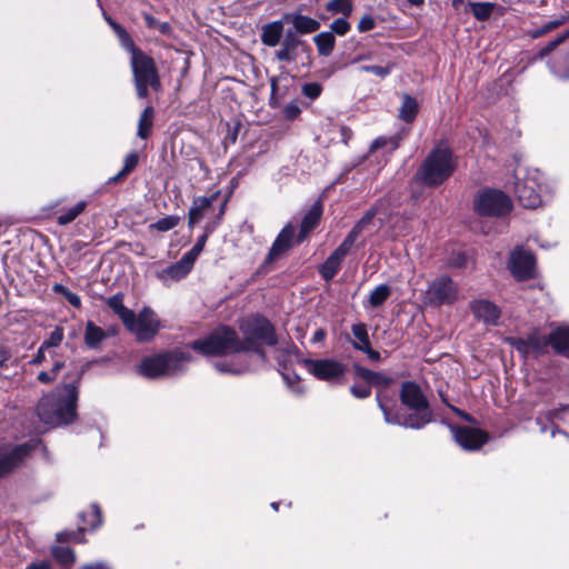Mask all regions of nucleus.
I'll return each instance as SVG.
<instances>
[{
  "label": "nucleus",
  "instance_id": "1",
  "mask_svg": "<svg viewBox=\"0 0 569 569\" xmlns=\"http://www.w3.org/2000/svg\"><path fill=\"white\" fill-rule=\"evenodd\" d=\"M376 399L388 425L421 429L432 419V411L426 396L421 388L412 381L403 382L400 390L402 405L411 411L408 415L397 409L395 400L382 391L377 392Z\"/></svg>",
  "mask_w": 569,
  "mask_h": 569
},
{
  "label": "nucleus",
  "instance_id": "2",
  "mask_svg": "<svg viewBox=\"0 0 569 569\" xmlns=\"http://www.w3.org/2000/svg\"><path fill=\"white\" fill-rule=\"evenodd\" d=\"M240 339L230 327L221 326L213 330L203 339H198L191 343V348L204 356H228L232 355L230 361L219 360L214 362V368L222 373L241 375L248 371L249 363L246 360L241 349Z\"/></svg>",
  "mask_w": 569,
  "mask_h": 569
},
{
  "label": "nucleus",
  "instance_id": "3",
  "mask_svg": "<svg viewBox=\"0 0 569 569\" xmlns=\"http://www.w3.org/2000/svg\"><path fill=\"white\" fill-rule=\"evenodd\" d=\"M80 378L81 373L68 376L62 383L39 400L37 415L43 423L59 427L76 420Z\"/></svg>",
  "mask_w": 569,
  "mask_h": 569
},
{
  "label": "nucleus",
  "instance_id": "4",
  "mask_svg": "<svg viewBox=\"0 0 569 569\" xmlns=\"http://www.w3.org/2000/svg\"><path fill=\"white\" fill-rule=\"evenodd\" d=\"M456 161L450 148L439 144L430 151L417 171V179L429 187L446 181L455 171Z\"/></svg>",
  "mask_w": 569,
  "mask_h": 569
},
{
  "label": "nucleus",
  "instance_id": "5",
  "mask_svg": "<svg viewBox=\"0 0 569 569\" xmlns=\"http://www.w3.org/2000/svg\"><path fill=\"white\" fill-rule=\"evenodd\" d=\"M543 173L538 169H529L515 182V193L526 208L535 209L551 198L552 187L545 181Z\"/></svg>",
  "mask_w": 569,
  "mask_h": 569
},
{
  "label": "nucleus",
  "instance_id": "6",
  "mask_svg": "<svg viewBox=\"0 0 569 569\" xmlns=\"http://www.w3.org/2000/svg\"><path fill=\"white\" fill-rule=\"evenodd\" d=\"M190 360L191 356L182 351L154 355L143 358L138 371L149 379L177 376L186 371Z\"/></svg>",
  "mask_w": 569,
  "mask_h": 569
},
{
  "label": "nucleus",
  "instance_id": "7",
  "mask_svg": "<svg viewBox=\"0 0 569 569\" xmlns=\"http://www.w3.org/2000/svg\"><path fill=\"white\" fill-rule=\"evenodd\" d=\"M240 331L243 336L240 340L243 353L254 352L261 360L264 359L262 343L269 346L277 343L273 327L266 318L252 316L243 319L240 323Z\"/></svg>",
  "mask_w": 569,
  "mask_h": 569
},
{
  "label": "nucleus",
  "instance_id": "8",
  "mask_svg": "<svg viewBox=\"0 0 569 569\" xmlns=\"http://www.w3.org/2000/svg\"><path fill=\"white\" fill-rule=\"evenodd\" d=\"M130 53L137 94L139 98L143 99L148 96L149 87L156 91L160 89L158 71L152 58L148 57L138 48Z\"/></svg>",
  "mask_w": 569,
  "mask_h": 569
},
{
  "label": "nucleus",
  "instance_id": "9",
  "mask_svg": "<svg viewBox=\"0 0 569 569\" xmlns=\"http://www.w3.org/2000/svg\"><path fill=\"white\" fill-rule=\"evenodd\" d=\"M475 210L480 216L500 217L510 212L511 199L500 190H481L473 201Z\"/></svg>",
  "mask_w": 569,
  "mask_h": 569
},
{
  "label": "nucleus",
  "instance_id": "10",
  "mask_svg": "<svg viewBox=\"0 0 569 569\" xmlns=\"http://www.w3.org/2000/svg\"><path fill=\"white\" fill-rule=\"evenodd\" d=\"M423 299L432 307L452 305L458 299V287L450 277L439 276L429 283Z\"/></svg>",
  "mask_w": 569,
  "mask_h": 569
},
{
  "label": "nucleus",
  "instance_id": "11",
  "mask_svg": "<svg viewBox=\"0 0 569 569\" xmlns=\"http://www.w3.org/2000/svg\"><path fill=\"white\" fill-rule=\"evenodd\" d=\"M124 327L134 335L139 342L152 340L160 329V321L150 308H143L138 315L133 313L131 320Z\"/></svg>",
  "mask_w": 569,
  "mask_h": 569
},
{
  "label": "nucleus",
  "instance_id": "12",
  "mask_svg": "<svg viewBox=\"0 0 569 569\" xmlns=\"http://www.w3.org/2000/svg\"><path fill=\"white\" fill-rule=\"evenodd\" d=\"M303 365L319 380L333 381L346 373V366L335 359H305Z\"/></svg>",
  "mask_w": 569,
  "mask_h": 569
},
{
  "label": "nucleus",
  "instance_id": "13",
  "mask_svg": "<svg viewBox=\"0 0 569 569\" xmlns=\"http://www.w3.org/2000/svg\"><path fill=\"white\" fill-rule=\"evenodd\" d=\"M508 267L518 280L530 279L535 276L536 258L531 251L517 247L510 253Z\"/></svg>",
  "mask_w": 569,
  "mask_h": 569
},
{
  "label": "nucleus",
  "instance_id": "14",
  "mask_svg": "<svg viewBox=\"0 0 569 569\" xmlns=\"http://www.w3.org/2000/svg\"><path fill=\"white\" fill-rule=\"evenodd\" d=\"M507 342L525 358L537 357L543 353L550 345V335L546 337L538 331H533L527 338L510 337Z\"/></svg>",
  "mask_w": 569,
  "mask_h": 569
},
{
  "label": "nucleus",
  "instance_id": "15",
  "mask_svg": "<svg viewBox=\"0 0 569 569\" xmlns=\"http://www.w3.org/2000/svg\"><path fill=\"white\" fill-rule=\"evenodd\" d=\"M38 441L27 442L13 448L0 449V477L7 475L18 467L23 459L36 448Z\"/></svg>",
  "mask_w": 569,
  "mask_h": 569
},
{
  "label": "nucleus",
  "instance_id": "16",
  "mask_svg": "<svg viewBox=\"0 0 569 569\" xmlns=\"http://www.w3.org/2000/svg\"><path fill=\"white\" fill-rule=\"evenodd\" d=\"M457 443L465 450H478L488 440L487 433L471 427H450Z\"/></svg>",
  "mask_w": 569,
  "mask_h": 569
},
{
  "label": "nucleus",
  "instance_id": "17",
  "mask_svg": "<svg viewBox=\"0 0 569 569\" xmlns=\"http://www.w3.org/2000/svg\"><path fill=\"white\" fill-rule=\"evenodd\" d=\"M537 423L540 426V431L546 432L548 423L551 428V437H555L556 432L559 431L560 425L569 428V406H562L558 409L548 410L547 412L537 417Z\"/></svg>",
  "mask_w": 569,
  "mask_h": 569
},
{
  "label": "nucleus",
  "instance_id": "18",
  "mask_svg": "<svg viewBox=\"0 0 569 569\" xmlns=\"http://www.w3.org/2000/svg\"><path fill=\"white\" fill-rule=\"evenodd\" d=\"M470 310L475 318L487 326H497L500 318V309L491 301L486 299L473 300L470 302Z\"/></svg>",
  "mask_w": 569,
  "mask_h": 569
},
{
  "label": "nucleus",
  "instance_id": "19",
  "mask_svg": "<svg viewBox=\"0 0 569 569\" xmlns=\"http://www.w3.org/2000/svg\"><path fill=\"white\" fill-rule=\"evenodd\" d=\"M350 243L343 240L339 247L327 258L323 264L320 268V273L323 279L331 280L340 269L341 262L345 257L350 252L351 248Z\"/></svg>",
  "mask_w": 569,
  "mask_h": 569
},
{
  "label": "nucleus",
  "instance_id": "20",
  "mask_svg": "<svg viewBox=\"0 0 569 569\" xmlns=\"http://www.w3.org/2000/svg\"><path fill=\"white\" fill-rule=\"evenodd\" d=\"M295 236V228L292 224H287L278 234L276 240L273 241L270 251L266 258V263H271L278 257L288 251L292 246V240Z\"/></svg>",
  "mask_w": 569,
  "mask_h": 569
},
{
  "label": "nucleus",
  "instance_id": "21",
  "mask_svg": "<svg viewBox=\"0 0 569 569\" xmlns=\"http://www.w3.org/2000/svg\"><path fill=\"white\" fill-rule=\"evenodd\" d=\"M192 266L182 257L179 261L170 267L159 271L157 277L164 283L169 284L172 281H179L187 277L191 271Z\"/></svg>",
  "mask_w": 569,
  "mask_h": 569
},
{
  "label": "nucleus",
  "instance_id": "22",
  "mask_svg": "<svg viewBox=\"0 0 569 569\" xmlns=\"http://www.w3.org/2000/svg\"><path fill=\"white\" fill-rule=\"evenodd\" d=\"M549 335L550 346L555 351L569 358V326H558Z\"/></svg>",
  "mask_w": 569,
  "mask_h": 569
},
{
  "label": "nucleus",
  "instance_id": "23",
  "mask_svg": "<svg viewBox=\"0 0 569 569\" xmlns=\"http://www.w3.org/2000/svg\"><path fill=\"white\" fill-rule=\"evenodd\" d=\"M218 194L216 192L210 197H198L193 200L189 211V226H194L203 218L206 210L217 200Z\"/></svg>",
  "mask_w": 569,
  "mask_h": 569
},
{
  "label": "nucleus",
  "instance_id": "24",
  "mask_svg": "<svg viewBox=\"0 0 569 569\" xmlns=\"http://www.w3.org/2000/svg\"><path fill=\"white\" fill-rule=\"evenodd\" d=\"M300 43L301 41L292 31H287L286 37L281 43V48L276 52V58L279 61L295 60L296 49Z\"/></svg>",
  "mask_w": 569,
  "mask_h": 569
},
{
  "label": "nucleus",
  "instance_id": "25",
  "mask_svg": "<svg viewBox=\"0 0 569 569\" xmlns=\"http://www.w3.org/2000/svg\"><path fill=\"white\" fill-rule=\"evenodd\" d=\"M283 34V22L281 20L272 21L262 27L261 41L264 46L276 47L279 44Z\"/></svg>",
  "mask_w": 569,
  "mask_h": 569
},
{
  "label": "nucleus",
  "instance_id": "26",
  "mask_svg": "<svg viewBox=\"0 0 569 569\" xmlns=\"http://www.w3.org/2000/svg\"><path fill=\"white\" fill-rule=\"evenodd\" d=\"M322 214V206L320 202H316L311 206L308 212L305 214L298 241H302L303 238L318 224Z\"/></svg>",
  "mask_w": 569,
  "mask_h": 569
},
{
  "label": "nucleus",
  "instance_id": "27",
  "mask_svg": "<svg viewBox=\"0 0 569 569\" xmlns=\"http://www.w3.org/2000/svg\"><path fill=\"white\" fill-rule=\"evenodd\" d=\"M108 307L121 319L123 325L133 317V311L123 305V295L116 293L107 299Z\"/></svg>",
  "mask_w": 569,
  "mask_h": 569
},
{
  "label": "nucleus",
  "instance_id": "28",
  "mask_svg": "<svg viewBox=\"0 0 569 569\" xmlns=\"http://www.w3.org/2000/svg\"><path fill=\"white\" fill-rule=\"evenodd\" d=\"M377 214V208L372 207L370 208L362 217L361 219L355 224V227L351 229V231L348 233V236L345 238V240L350 243L351 246L355 244L356 240L358 239L359 234L362 232V230L369 226L372 222V219Z\"/></svg>",
  "mask_w": 569,
  "mask_h": 569
},
{
  "label": "nucleus",
  "instance_id": "29",
  "mask_svg": "<svg viewBox=\"0 0 569 569\" xmlns=\"http://www.w3.org/2000/svg\"><path fill=\"white\" fill-rule=\"evenodd\" d=\"M291 22L299 33H311L320 28L319 21L300 13L291 16Z\"/></svg>",
  "mask_w": 569,
  "mask_h": 569
},
{
  "label": "nucleus",
  "instance_id": "30",
  "mask_svg": "<svg viewBox=\"0 0 569 569\" xmlns=\"http://www.w3.org/2000/svg\"><path fill=\"white\" fill-rule=\"evenodd\" d=\"M107 333L93 322L89 321L86 326L84 342L91 348H98L99 345L106 339Z\"/></svg>",
  "mask_w": 569,
  "mask_h": 569
},
{
  "label": "nucleus",
  "instance_id": "31",
  "mask_svg": "<svg viewBox=\"0 0 569 569\" xmlns=\"http://www.w3.org/2000/svg\"><path fill=\"white\" fill-rule=\"evenodd\" d=\"M313 41L317 46L319 54L328 57L332 53L336 39L331 32H321L313 38Z\"/></svg>",
  "mask_w": 569,
  "mask_h": 569
},
{
  "label": "nucleus",
  "instance_id": "32",
  "mask_svg": "<svg viewBox=\"0 0 569 569\" xmlns=\"http://www.w3.org/2000/svg\"><path fill=\"white\" fill-rule=\"evenodd\" d=\"M139 162V154L136 151L126 156L122 169L109 179V183H117L124 179L130 172L134 170Z\"/></svg>",
  "mask_w": 569,
  "mask_h": 569
},
{
  "label": "nucleus",
  "instance_id": "33",
  "mask_svg": "<svg viewBox=\"0 0 569 569\" xmlns=\"http://www.w3.org/2000/svg\"><path fill=\"white\" fill-rule=\"evenodd\" d=\"M351 332L355 337L352 346L357 350L369 349L370 339L365 323H356L351 327Z\"/></svg>",
  "mask_w": 569,
  "mask_h": 569
},
{
  "label": "nucleus",
  "instance_id": "34",
  "mask_svg": "<svg viewBox=\"0 0 569 569\" xmlns=\"http://www.w3.org/2000/svg\"><path fill=\"white\" fill-rule=\"evenodd\" d=\"M152 122H153V108L151 106H148L142 111V113L140 114V118H139L138 131H137V134L139 138L146 139L149 136V133L151 131Z\"/></svg>",
  "mask_w": 569,
  "mask_h": 569
},
{
  "label": "nucleus",
  "instance_id": "35",
  "mask_svg": "<svg viewBox=\"0 0 569 569\" xmlns=\"http://www.w3.org/2000/svg\"><path fill=\"white\" fill-rule=\"evenodd\" d=\"M418 112V103L416 99L406 94L402 100L401 108L399 110V117L406 122H411L416 118Z\"/></svg>",
  "mask_w": 569,
  "mask_h": 569
},
{
  "label": "nucleus",
  "instance_id": "36",
  "mask_svg": "<svg viewBox=\"0 0 569 569\" xmlns=\"http://www.w3.org/2000/svg\"><path fill=\"white\" fill-rule=\"evenodd\" d=\"M550 68L555 76L559 77L560 79H568L569 78V54L561 53V54L557 56L552 60Z\"/></svg>",
  "mask_w": 569,
  "mask_h": 569
},
{
  "label": "nucleus",
  "instance_id": "37",
  "mask_svg": "<svg viewBox=\"0 0 569 569\" xmlns=\"http://www.w3.org/2000/svg\"><path fill=\"white\" fill-rule=\"evenodd\" d=\"M391 295V288L388 284H380L376 287L369 295L368 302L371 307L378 308L380 307L385 301L388 300V298Z\"/></svg>",
  "mask_w": 569,
  "mask_h": 569
},
{
  "label": "nucleus",
  "instance_id": "38",
  "mask_svg": "<svg viewBox=\"0 0 569 569\" xmlns=\"http://www.w3.org/2000/svg\"><path fill=\"white\" fill-rule=\"evenodd\" d=\"M86 207H87L86 201H79L77 204L69 208L66 212L59 214L57 218V222L60 226H66V224L72 222L80 213L83 212Z\"/></svg>",
  "mask_w": 569,
  "mask_h": 569
},
{
  "label": "nucleus",
  "instance_id": "39",
  "mask_svg": "<svg viewBox=\"0 0 569 569\" xmlns=\"http://www.w3.org/2000/svg\"><path fill=\"white\" fill-rule=\"evenodd\" d=\"M63 368H64V361L61 359H54L51 370L39 372V375L37 376V380L44 385L51 383L58 378L59 372Z\"/></svg>",
  "mask_w": 569,
  "mask_h": 569
},
{
  "label": "nucleus",
  "instance_id": "40",
  "mask_svg": "<svg viewBox=\"0 0 569 569\" xmlns=\"http://www.w3.org/2000/svg\"><path fill=\"white\" fill-rule=\"evenodd\" d=\"M470 8L477 20L485 21L491 16L495 4L490 2H472Z\"/></svg>",
  "mask_w": 569,
  "mask_h": 569
},
{
  "label": "nucleus",
  "instance_id": "41",
  "mask_svg": "<svg viewBox=\"0 0 569 569\" xmlns=\"http://www.w3.org/2000/svg\"><path fill=\"white\" fill-rule=\"evenodd\" d=\"M327 10L332 13H342L348 17L352 12L351 0H331L326 6Z\"/></svg>",
  "mask_w": 569,
  "mask_h": 569
},
{
  "label": "nucleus",
  "instance_id": "42",
  "mask_svg": "<svg viewBox=\"0 0 569 569\" xmlns=\"http://www.w3.org/2000/svg\"><path fill=\"white\" fill-rule=\"evenodd\" d=\"M53 557L66 567L71 566L74 562V553L73 551L68 547H54L52 549Z\"/></svg>",
  "mask_w": 569,
  "mask_h": 569
},
{
  "label": "nucleus",
  "instance_id": "43",
  "mask_svg": "<svg viewBox=\"0 0 569 569\" xmlns=\"http://www.w3.org/2000/svg\"><path fill=\"white\" fill-rule=\"evenodd\" d=\"M213 227L208 229L207 232L204 234H202L197 243L192 247V249L190 251H188L187 253L183 254V258L193 267V263L196 261V259L198 258V256L201 253V251L203 250V247L206 244V241L208 239V232L212 231Z\"/></svg>",
  "mask_w": 569,
  "mask_h": 569
},
{
  "label": "nucleus",
  "instance_id": "44",
  "mask_svg": "<svg viewBox=\"0 0 569 569\" xmlns=\"http://www.w3.org/2000/svg\"><path fill=\"white\" fill-rule=\"evenodd\" d=\"M112 29L118 36L120 43L124 49H127L129 52L137 49L129 33L119 23H114Z\"/></svg>",
  "mask_w": 569,
  "mask_h": 569
},
{
  "label": "nucleus",
  "instance_id": "45",
  "mask_svg": "<svg viewBox=\"0 0 569 569\" xmlns=\"http://www.w3.org/2000/svg\"><path fill=\"white\" fill-rule=\"evenodd\" d=\"M112 29L118 36L120 43L124 49H127L129 52L137 49L129 33L119 23H114Z\"/></svg>",
  "mask_w": 569,
  "mask_h": 569
},
{
  "label": "nucleus",
  "instance_id": "46",
  "mask_svg": "<svg viewBox=\"0 0 569 569\" xmlns=\"http://www.w3.org/2000/svg\"><path fill=\"white\" fill-rule=\"evenodd\" d=\"M63 340V329L61 327H56L54 330L50 333L49 338L44 340L41 345L43 348H48L50 351L54 350Z\"/></svg>",
  "mask_w": 569,
  "mask_h": 569
},
{
  "label": "nucleus",
  "instance_id": "47",
  "mask_svg": "<svg viewBox=\"0 0 569 569\" xmlns=\"http://www.w3.org/2000/svg\"><path fill=\"white\" fill-rule=\"evenodd\" d=\"M178 222H179V219L177 217L168 216V217L161 218L158 221H156L154 223H152L150 226V228L156 229L158 231L166 232V231L173 229L178 224Z\"/></svg>",
  "mask_w": 569,
  "mask_h": 569
},
{
  "label": "nucleus",
  "instance_id": "48",
  "mask_svg": "<svg viewBox=\"0 0 569 569\" xmlns=\"http://www.w3.org/2000/svg\"><path fill=\"white\" fill-rule=\"evenodd\" d=\"M143 19L148 28L157 29L162 34H169L171 27L168 22H159L149 13H143Z\"/></svg>",
  "mask_w": 569,
  "mask_h": 569
},
{
  "label": "nucleus",
  "instance_id": "49",
  "mask_svg": "<svg viewBox=\"0 0 569 569\" xmlns=\"http://www.w3.org/2000/svg\"><path fill=\"white\" fill-rule=\"evenodd\" d=\"M393 63L387 66H361L360 70L363 72L373 73L377 77L385 78L391 73Z\"/></svg>",
  "mask_w": 569,
  "mask_h": 569
},
{
  "label": "nucleus",
  "instance_id": "50",
  "mask_svg": "<svg viewBox=\"0 0 569 569\" xmlns=\"http://www.w3.org/2000/svg\"><path fill=\"white\" fill-rule=\"evenodd\" d=\"M81 518L83 521L88 522L92 529H96L102 522L101 512L97 505H92L89 515H81Z\"/></svg>",
  "mask_w": 569,
  "mask_h": 569
},
{
  "label": "nucleus",
  "instance_id": "51",
  "mask_svg": "<svg viewBox=\"0 0 569 569\" xmlns=\"http://www.w3.org/2000/svg\"><path fill=\"white\" fill-rule=\"evenodd\" d=\"M387 144H390V151H393L399 147V139L395 137L390 139L379 137L371 143L370 151H376L382 147H386Z\"/></svg>",
  "mask_w": 569,
  "mask_h": 569
},
{
  "label": "nucleus",
  "instance_id": "52",
  "mask_svg": "<svg viewBox=\"0 0 569 569\" xmlns=\"http://www.w3.org/2000/svg\"><path fill=\"white\" fill-rule=\"evenodd\" d=\"M330 32L337 33L338 36H345L350 30V23L346 20V18H339L332 21L330 24Z\"/></svg>",
  "mask_w": 569,
  "mask_h": 569
},
{
  "label": "nucleus",
  "instance_id": "53",
  "mask_svg": "<svg viewBox=\"0 0 569 569\" xmlns=\"http://www.w3.org/2000/svg\"><path fill=\"white\" fill-rule=\"evenodd\" d=\"M47 352H49V356L53 360L58 359L56 350L50 351L48 348H43V345H40L34 358L30 361V363L31 365H41L47 358Z\"/></svg>",
  "mask_w": 569,
  "mask_h": 569
},
{
  "label": "nucleus",
  "instance_id": "54",
  "mask_svg": "<svg viewBox=\"0 0 569 569\" xmlns=\"http://www.w3.org/2000/svg\"><path fill=\"white\" fill-rule=\"evenodd\" d=\"M350 392L353 397L358 399H365L371 395V388L368 385L355 383L350 387Z\"/></svg>",
  "mask_w": 569,
  "mask_h": 569
},
{
  "label": "nucleus",
  "instance_id": "55",
  "mask_svg": "<svg viewBox=\"0 0 569 569\" xmlns=\"http://www.w3.org/2000/svg\"><path fill=\"white\" fill-rule=\"evenodd\" d=\"M321 91H322V87L317 82L306 83L302 87L303 94L310 99L318 98L321 94Z\"/></svg>",
  "mask_w": 569,
  "mask_h": 569
},
{
  "label": "nucleus",
  "instance_id": "56",
  "mask_svg": "<svg viewBox=\"0 0 569 569\" xmlns=\"http://www.w3.org/2000/svg\"><path fill=\"white\" fill-rule=\"evenodd\" d=\"M392 382V379L383 373L376 372V377L372 379L371 385L380 388V391L388 395L383 389L387 388Z\"/></svg>",
  "mask_w": 569,
  "mask_h": 569
},
{
  "label": "nucleus",
  "instance_id": "57",
  "mask_svg": "<svg viewBox=\"0 0 569 569\" xmlns=\"http://www.w3.org/2000/svg\"><path fill=\"white\" fill-rule=\"evenodd\" d=\"M568 34L569 32H566L557 37L555 40L550 41L545 48L540 50V58H543L545 56L549 54L557 46H559L568 37Z\"/></svg>",
  "mask_w": 569,
  "mask_h": 569
},
{
  "label": "nucleus",
  "instance_id": "58",
  "mask_svg": "<svg viewBox=\"0 0 569 569\" xmlns=\"http://www.w3.org/2000/svg\"><path fill=\"white\" fill-rule=\"evenodd\" d=\"M376 27V21L375 19L369 16V14H366L363 16L359 23H358V30L359 32H367V31H370L372 30L373 28Z\"/></svg>",
  "mask_w": 569,
  "mask_h": 569
},
{
  "label": "nucleus",
  "instance_id": "59",
  "mask_svg": "<svg viewBox=\"0 0 569 569\" xmlns=\"http://www.w3.org/2000/svg\"><path fill=\"white\" fill-rule=\"evenodd\" d=\"M356 375L365 380L367 383L371 385L372 379L376 377V371L369 370L363 367H356Z\"/></svg>",
  "mask_w": 569,
  "mask_h": 569
},
{
  "label": "nucleus",
  "instance_id": "60",
  "mask_svg": "<svg viewBox=\"0 0 569 569\" xmlns=\"http://www.w3.org/2000/svg\"><path fill=\"white\" fill-rule=\"evenodd\" d=\"M300 113V109L297 104L291 103L284 108V116L287 119H295Z\"/></svg>",
  "mask_w": 569,
  "mask_h": 569
},
{
  "label": "nucleus",
  "instance_id": "61",
  "mask_svg": "<svg viewBox=\"0 0 569 569\" xmlns=\"http://www.w3.org/2000/svg\"><path fill=\"white\" fill-rule=\"evenodd\" d=\"M78 536L79 533L78 532H69V531H63V532H59L57 535V538L59 541H68V540H72V541H78L80 542L81 540L78 539Z\"/></svg>",
  "mask_w": 569,
  "mask_h": 569
},
{
  "label": "nucleus",
  "instance_id": "62",
  "mask_svg": "<svg viewBox=\"0 0 569 569\" xmlns=\"http://www.w3.org/2000/svg\"><path fill=\"white\" fill-rule=\"evenodd\" d=\"M11 358V352L8 347L0 346V368H3Z\"/></svg>",
  "mask_w": 569,
  "mask_h": 569
},
{
  "label": "nucleus",
  "instance_id": "63",
  "mask_svg": "<svg viewBox=\"0 0 569 569\" xmlns=\"http://www.w3.org/2000/svg\"><path fill=\"white\" fill-rule=\"evenodd\" d=\"M64 297L71 306H73L76 308H79L81 306V299L77 293H73L68 290V291H66Z\"/></svg>",
  "mask_w": 569,
  "mask_h": 569
},
{
  "label": "nucleus",
  "instance_id": "64",
  "mask_svg": "<svg viewBox=\"0 0 569 569\" xmlns=\"http://www.w3.org/2000/svg\"><path fill=\"white\" fill-rule=\"evenodd\" d=\"M26 569H52L48 561L31 562Z\"/></svg>",
  "mask_w": 569,
  "mask_h": 569
}]
</instances>
